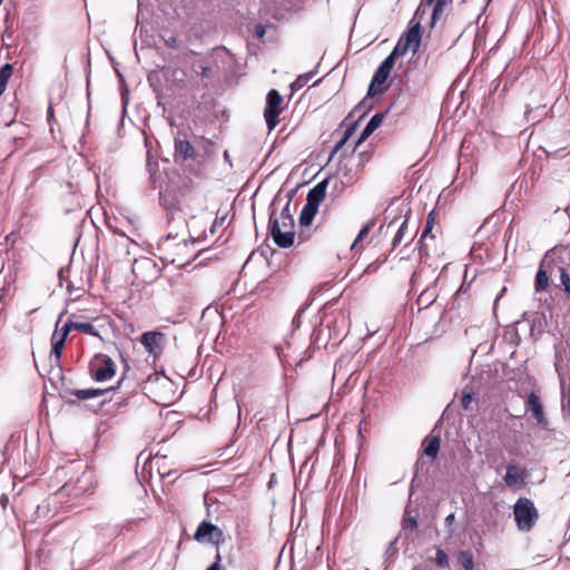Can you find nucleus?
<instances>
[{
  "label": "nucleus",
  "instance_id": "obj_34",
  "mask_svg": "<svg viewBox=\"0 0 570 570\" xmlns=\"http://www.w3.org/2000/svg\"><path fill=\"white\" fill-rule=\"evenodd\" d=\"M255 33H256V36H257L258 38H263V37H264V35H265V28H264L263 26H261V24H259V26H257V27L255 28Z\"/></svg>",
  "mask_w": 570,
  "mask_h": 570
},
{
  "label": "nucleus",
  "instance_id": "obj_3",
  "mask_svg": "<svg viewBox=\"0 0 570 570\" xmlns=\"http://www.w3.org/2000/svg\"><path fill=\"white\" fill-rule=\"evenodd\" d=\"M71 330H77L83 332L86 334L98 336V332L95 327L87 322H69L66 323L60 331H56L52 335V346L50 352V357L55 360L56 363L59 362L61 356V351L65 345V341L67 338L68 333Z\"/></svg>",
  "mask_w": 570,
  "mask_h": 570
},
{
  "label": "nucleus",
  "instance_id": "obj_15",
  "mask_svg": "<svg viewBox=\"0 0 570 570\" xmlns=\"http://www.w3.org/2000/svg\"><path fill=\"white\" fill-rule=\"evenodd\" d=\"M317 208L305 204L299 215V223L303 226H309L317 213Z\"/></svg>",
  "mask_w": 570,
  "mask_h": 570
},
{
  "label": "nucleus",
  "instance_id": "obj_9",
  "mask_svg": "<svg viewBox=\"0 0 570 570\" xmlns=\"http://www.w3.org/2000/svg\"><path fill=\"white\" fill-rule=\"evenodd\" d=\"M527 472L524 469L509 464L504 475V483L511 489H521L525 483Z\"/></svg>",
  "mask_w": 570,
  "mask_h": 570
},
{
  "label": "nucleus",
  "instance_id": "obj_18",
  "mask_svg": "<svg viewBox=\"0 0 570 570\" xmlns=\"http://www.w3.org/2000/svg\"><path fill=\"white\" fill-rule=\"evenodd\" d=\"M433 7L432 21L433 23L442 16L445 6L452 2V0H430Z\"/></svg>",
  "mask_w": 570,
  "mask_h": 570
},
{
  "label": "nucleus",
  "instance_id": "obj_23",
  "mask_svg": "<svg viewBox=\"0 0 570 570\" xmlns=\"http://www.w3.org/2000/svg\"><path fill=\"white\" fill-rule=\"evenodd\" d=\"M406 228H407V220L405 219L402 223V225L400 226V228L397 229V232H396V234H395V236L393 238V242H392L393 247L397 246L402 242V239H403V237L405 235Z\"/></svg>",
  "mask_w": 570,
  "mask_h": 570
},
{
  "label": "nucleus",
  "instance_id": "obj_26",
  "mask_svg": "<svg viewBox=\"0 0 570 570\" xmlns=\"http://www.w3.org/2000/svg\"><path fill=\"white\" fill-rule=\"evenodd\" d=\"M416 527H417V522H416L415 518L407 517V518L404 519V521H403V530H407V529L414 530V529H416Z\"/></svg>",
  "mask_w": 570,
  "mask_h": 570
},
{
  "label": "nucleus",
  "instance_id": "obj_22",
  "mask_svg": "<svg viewBox=\"0 0 570 570\" xmlns=\"http://www.w3.org/2000/svg\"><path fill=\"white\" fill-rule=\"evenodd\" d=\"M562 386V410L570 413V384L566 387L563 380H561Z\"/></svg>",
  "mask_w": 570,
  "mask_h": 570
},
{
  "label": "nucleus",
  "instance_id": "obj_5",
  "mask_svg": "<svg viewBox=\"0 0 570 570\" xmlns=\"http://www.w3.org/2000/svg\"><path fill=\"white\" fill-rule=\"evenodd\" d=\"M283 97L281 94L272 89L266 98V107L264 117L269 130H273L278 124V116L283 110Z\"/></svg>",
  "mask_w": 570,
  "mask_h": 570
},
{
  "label": "nucleus",
  "instance_id": "obj_11",
  "mask_svg": "<svg viewBox=\"0 0 570 570\" xmlns=\"http://www.w3.org/2000/svg\"><path fill=\"white\" fill-rule=\"evenodd\" d=\"M525 406L527 410L531 412L532 416L535 419L539 425L543 428L548 426V421L544 415L543 405L537 394H529Z\"/></svg>",
  "mask_w": 570,
  "mask_h": 570
},
{
  "label": "nucleus",
  "instance_id": "obj_36",
  "mask_svg": "<svg viewBox=\"0 0 570 570\" xmlns=\"http://www.w3.org/2000/svg\"><path fill=\"white\" fill-rule=\"evenodd\" d=\"M453 520H454V514H452V513H451V514H449V515L446 517V519H445L446 523H449V524H451V523L453 522Z\"/></svg>",
  "mask_w": 570,
  "mask_h": 570
},
{
  "label": "nucleus",
  "instance_id": "obj_14",
  "mask_svg": "<svg viewBox=\"0 0 570 570\" xmlns=\"http://www.w3.org/2000/svg\"><path fill=\"white\" fill-rule=\"evenodd\" d=\"M384 115L383 114H375L370 121L367 122L366 127L364 128L363 132L361 134L356 147L364 141L370 135H372L383 122Z\"/></svg>",
  "mask_w": 570,
  "mask_h": 570
},
{
  "label": "nucleus",
  "instance_id": "obj_27",
  "mask_svg": "<svg viewBox=\"0 0 570 570\" xmlns=\"http://www.w3.org/2000/svg\"><path fill=\"white\" fill-rule=\"evenodd\" d=\"M177 148L185 155V157L189 156V151L191 150L190 144L184 140L177 142Z\"/></svg>",
  "mask_w": 570,
  "mask_h": 570
},
{
  "label": "nucleus",
  "instance_id": "obj_17",
  "mask_svg": "<svg viewBox=\"0 0 570 570\" xmlns=\"http://www.w3.org/2000/svg\"><path fill=\"white\" fill-rule=\"evenodd\" d=\"M440 449V439L438 436H432L425 440L424 453L428 456L434 459L438 455Z\"/></svg>",
  "mask_w": 570,
  "mask_h": 570
},
{
  "label": "nucleus",
  "instance_id": "obj_33",
  "mask_svg": "<svg viewBox=\"0 0 570 570\" xmlns=\"http://www.w3.org/2000/svg\"><path fill=\"white\" fill-rule=\"evenodd\" d=\"M432 224H433V220H432L431 215H430L429 218H428V222H426V227H425V229L423 232V235H422L423 237H425L430 233V230L432 229Z\"/></svg>",
  "mask_w": 570,
  "mask_h": 570
},
{
  "label": "nucleus",
  "instance_id": "obj_8",
  "mask_svg": "<svg viewBox=\"0 0 570 570\" xmlns=\"http://www.w3.org/2000/svg\"><path fill=\"white\" fill-rule=\"evenodd\" d=\"M92 372L96 381L105 382L115 375L116 366L109 357L102 356L96 360Z\"/></svg>",
  "mask_w": 570,
  "mask_h": 570
},
{
  "label": "nucleus",
  "instance_id": "obj_30",
  "mask_svg": "<svg viewBox=\"0 0 570 570\" xmlns=\"http://www.w3.org/2000/svg\"><path fill=\"white\" fill-rule=\"evenodd\" d=\"M309 77H311L309 75L299 76V77L296 79V81L294 82V86H296V87H298V88H299V87H303V86L307 82V80L309 79Z\"/></svg>",
  "mask_w": 570,
  "mask_h": 570
},
{
  "label": "nucleus",
  "instance_id": "obj_32",
  "mask_svg": "<svg viewBox=\"0 0 570 570\" xmlns=\"http://www.w3.org/2000/svg\"><path fill=\"white\" fill-rule=\"evenodd\" d=\"M165 42L170 48H176L178 46L176 37H169L165 40Z\"/></svg>",
  "mask_w": 570,
  "mask_h": 570
},
{
  "label": "nucleus",
  "instance_id": "obj_12",
  "mask_svg": "<svg viewBox=\"0 0 570 570\" xmlns=\"http://www.w3.org/2000/svg\"><path fill=\"white\" fill-rule=\"evenodd\" d=\"M326 186L327 183L321 181L316 186H314L307 194L306 205L315 207L318 209L321 203L324 200L326 195Z\"/></svg>",
  "mask_w": 570,
  "mask_h": 570
},
{
  "label": "nucleus",
  "instance_id": "obj_4",
  "mask_svg": "<svg viewBox=\"0 0 570 570\" xmlns=\"http://www.w3.org/2000/svg\"><path fill=\"white\" fill-rule=\"evenodd\" d=\"M514 519L519 530L529 531L538 519V511L532 501L520 498L514 504Z\"/></svg>",
  "mask_w": 570,
  "mask_h": 570
},
{
  "label": "nucleus",
  "instance_id": "obj_7",
  "mask_svg": "<svg viewBox=\"0 0 570 570\" xmlns=\"http://www.w3.org/2000/svg\"><path fill=\"white\" fill-rule=\"evenodd\" d=\"M421 45V35H420V26H413L404 38L400 39L394 50L392 51L394 56L401 57L406 52L416 53Z\"/></svg>",
  "mask_w": 570,
  "mask_h": 570
},
{
  "label": "nucleus",
  "instance_id": "obj_19",
  "mask_svg": "<svg viewBox=\"0 0 570 570\" xmlns=\"http://www.w3.org/2000/svg\"><path fill=\"white\" fill-rule=\"evenodd\" d=\"M548 285H549V277H548L547 273L540 268L535 276V289L538 292L543 291L548 287Z\"/></svg>",
  "mask_w": 570,
  "mask_h": 570
},
{
  "label": "nucleus",
  "instance_id": "obj_40",
  "mask_svg": "<svg viewBox=\"0 0 570 570\" xmlns=\"http://www.w3.org/2000/svg\"><path fill=\"white\" fill-rule=\"evenodd\" d=\"M302 312H303V311H299V313L295 316L294 322H298V321H299V317H301Z\"/></svg>",
  "mask_w": 570,
  "mask_h": 570
},
{
  "label": "nucleus",
  "instance_id": "obj_6",
  "mask_svg": "<svg viewBox=\"0 0 570 570\" xmlns=\"http://www.w3.org/2000/svg\"><path fill=\"white\" fill-rule=\"evenodd\" d=\"M396 58L397 57L394 56L393 52H391V55L389 57H386L384 59V61L381 63V66L379 67L377 71L375 72V75L371 81V85L368 88L370 96H375L376 94L382 92L383 85L386 81V79L389 78V76L394 67Z\"/></svg>",
  "mask_w": 570,
  "mask_h": 570
},
{
  "label": "nucleus",
  "instance_id": "obj_25",
  "mask_svg": "<svg viewBox=\"0 0 570 570\" xmlns=\"http://www.w3.org/2000/svg\"><path fill=\"white\" fill-rule=\"evenodd\" d=\"M560 279L564 291L570 295V275L566 272L564 268H560Z\"/></svg>",
  "mask_w": 570,
  "mask_h": 570
},
{
  "label": "nucleus",
  "instance_id": "obj_10",
  "mask_svg": "<svg viewBox=\"0 0 570 570\" xmlns=\"http://www.w3.org/2000/svg\"><path fill=\"white\" fill-rule=\"evenodd\" d=\"M219 537V529L216 525L208 522H202L194 534L195 540L199 542L210 543L217 542Z\"/></svg>",
  "mask_w": 570,
  "mask_h": 570
},
{
  "label": "nucleus",
  "instance_id": "obj_21",
  "mask_svg": "<svg viewBox=\"0 0 570 570\" xmlns=\"http://www.w3.org/2000/svg\"><path fill=\"white\" fill-rule=\"evenodd\" d=\"M373 226L374 222H370L360 230L358 235L356 236L355 240L352 244V249L358 246V244L368 235Z\"/></svg>",
  "mask_w": 570,
  "mask_h": 570
},
{
  "label": "nucleus",
  "instance_id": "obj_28",
  "mask_svg": "<svg viewBox=\"0 0 570 570\" xmlns=\"http://www.w3.org/2000/svg\"><path fill=\"white\" fill-rule=\"evenodd\" d=\"M472 401H473L472 394L465 393L461 400V404H462L463 409L469 410Z\"/></svg>",
  "mask_w": 570,
  "mask_h": 570
},
{
  "label": "nucleus",
  "instance_id": "obj_31",
  "mask_svg": "<svg viewBox=\"0 0 570 570\" xmlns=\"http://www.w3.org/2000/svg\"><path fill=\"white\" fill-rule=\"evenodd\" d=\"M81 394H82V397L89 399V397H94V396L100 394V392L98 390H85L81 392Z\"/></svg>",
  "mask_w": 570,
  "mask_h": 570
},
{
  "label": "nucleus",
  "instance_id": "obj_41",
  "mask_svg": "<svg viewBox=\"0 0 570 570\" xmlns=\"http://www.w3.org/2000/svg\"><path fill=\"white\" fill-rule=\"evenodd\" d=\"M48 116L52 117V109H51V107H49V109H48Z\"/></svg>",
  "mask_w": 570,
  "mask_h": 570
},
{
  "label": "nucleus",
  "instance_id": "obj_38",
  "mask_svg": "<svg viewBox=\"0 0 570 570\" xmlns=\"http://www.w3.org/2000/svg\"><path fill=\"white\" fill-rule=\"evenodd\" d=\"M395 541H396V539L393 542H391V547L387 552L392 551V553H394L393 547L395 544Z\"/></svg>",
  "mask_w": 570,
  "mask_h": 570
},
{
  "label": "nucleus",
  "instance_id": "obj_37",
  "mask_svg": "<svg viewBox=\"0 0 570 570\" xmlns=\"http://www.w3.org/2000/svg\"><path fill=\"white\" fill-rule=\"evenodd\" d=\"M207 570H220L218 562H215L214 564H212Z\"/></svg>",
  "mask_w": 570,
  "mask_h": 570
},
{
  "label": "nucleus",
  "instance_id": "obj_20",
  "mask_svg": "<svg viewBox=\"0 0 570 570\" xmlns=\"http://www.w3.org/2000/svg\"><path fill=\"white\" fill-rule=\"evenodd\" d=\"M459 561L465 570H473L474 561L473 557L468 551H462L459 557Z\"/></svg>",
  "mask_w": 570,
  "mask_h": 570
},
{
  "label": "nucleus",
  "instance_id": "obj_29",
  "mask_svg": "<svg viewBox=\"0 0 570 570\" xmlns=\"http://www.w3.org/2000/svg\"><path fill=\"white\" fill-rule=\"evenodd\" d=\"M354 131V127H351L348 128L345 134H344V137L341 139V141L338 142V145L336 146V149H340L347 140L348 138L351 137V135L353 134Z\"/></svg>",
  "mask_w": 570,
  "mask_h": 570
},
{
  "label": "nucleus",
  "instance_id": "obj_42",
  "mask_svg": "<svg viewBox=\"0 0 570 570\" xmlns=\"http://www.w3.org/2000/svg\"><path fill=\"white\" fill-rule=\"evenodd\" d=\"M31 355H32L33 360H36V353L33 351L31 352Z\"/></svg>",
  "mask_w": 570,
  "mask_h": 570
},
{
  "label": "nucleus",
  "instance_id": "obj_13",
  "mask_svg": "<svg viewBox=\"0 0 570 570\" xmlns=\"http://www.w3.org/2000/svg\"><path fill=\"white\" fill-rule=\"evenodd\" d=\"M164 335L158 332H146L141 335V344L149 354H156L159 350Z\"/></svg>",
  "mask_w": 570,
  "mask_h": 570
},
{
  "label": "nucleus",
  "instance_id": "obj_24",
  "mask_svg": "<svg viewBox=\"0 0 570 570\" xmlns=\"http://www.w3.org/2000/svg\"><path fill=\"white\" fill-rule=\"evenodd\" d=\"M435 563L442 568L449 564V558L446 553L440 548L436 549Z\"/></svg>",
  "mask_w": 570,
  "mask_h": 570
},
{
  "label": "nucleus",
  "instance_id": "obj_35",
  "mask_svg": "<svg viewBox=\"0 0 570 570\" xmlns=\"http://www.w3.org/2000/svg\"><path fill=\"white\" fill-rule=\"evenodd\" d=\"M4 295L0 292V314L2 313L3 311V306H4Z\"/></svg>",
  "mask_w": 570,
  "mask_h": 570
},
{
  "label": "nucleus",
  "instance_id": "obj_39",
  "mask_svg": "<svg viewBox=\"0 0 570 570\" xmlns=\"http://www.w3.org/2000/svg\"><path fill=\"white\" fill-rule=\"evenodd\" d=\"M26 570H30V561L29 558L26 560Z\"/></svg>",
  "mask_w": 570,
  "mask_h": 570
},
{
  "label": "nucleus",
  "instance_id": "obj_2",
  "mask_svg": "<svg viewBox=\"0 0 570 570\" xmlns=\"http://www.w3.org/2000/svg\"><path fill=\"white\" fill-rule=\"evenodd\" d=\"M271 235L281 247L293 245L295 237L294 222L287 209H284L278 217L271 218Z\"/></svg>",
  "mask_w": 570,
  "mask_h": 570
},
{
  "label": "nucleus",
  "instance_id": "obj_1",
  "mask_svg": "<svg viewBox=\"0 0 570 570\" xmlns=\"http://www.w3.org/2000/svg\"><path fill=\"white\" fill-rule=\"evenodd\" d=\"M196 242L167 237L159 244L160 258L166 264H175L183 267L188 264L197 254Z\"/></svg>",
  "mask_w": 570,
  "mask_h": 570
},
{
  "label": "nucleus",
  "instance_id": "obj_16",
  "mask_svg": "<svg viewBox=\"0 0 570 570\" xmlns=\"http://www.w3.org/2000/svg\"><path fill=\"white\" fill-rule=\"evenodd\" d=\"M12 72L13 67L10 63H6L0 68V96L4 92Z\"/></svg>",
  "mask_w": 570,
  "mask_h": 570
}]
</instances>
